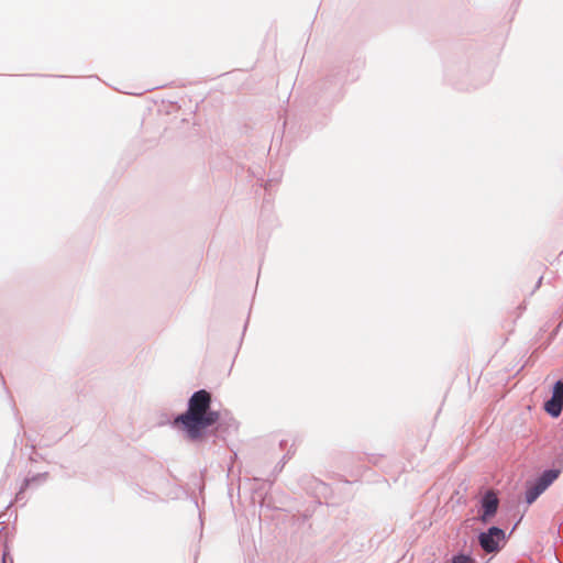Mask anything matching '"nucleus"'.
Here are the masks:
<instances>
[{"label": "nucleus", "instance_id": "obj_1", "mask_svg": "<svg viewBox=\"0 0 563 563\" xmlns=\"http://www.w3.org/2000/svg\"><path fill=\"white\" fill-rule=\"evenodd\" d=\"M220 412L211 409V395L201 389L191 395L186 412L178 416L174 424L183 430L190 441H201L206 430L217 423Z\"/></svg>", "mask_w": 563, "mask_h": 563}, {"label": "nucleus", "instance_id": "obj_2", "mask_svg": "<svg viewBox=\"0 0 563 563\" xmlns=\"http://www.w3.org/2000/svg\"><path fill=\"white\" fill-rule=\"evenodd\" d=\"M560 471H544L533 483L528 485L526 492V501L532 504L537 498L548 489V487L559 477Z\"/></svg>", "mask_w": 563, "mask_h": 563}, {"label": "nucleus", "instance_id": "obj_3", "mask_svg": "<svg viewBox=\"0 0 563 563\" xmlns=\"http://www.w3.org/2000/svg\"><path fill=\"white\" fill-rule=\"evenodd\" d=\"M505 533L497 527H492L487 532H483L478 537L479 544L484 551L492 553L498 550L499 541L503 540Z\"/></svg>", "mask_w": 563, "mask_h": 563}, {"label": "nucleus", "instance_id": "obj_4", "mask_svg": "<svg viewBox=\"0 0 563 563\" xmlns=\"http://www.w3.org/2000/svg\"><path fill=\"white\" fill-rule=\"evenodd\" d=\"M563 409V380H558L552 390L551 398L545 401L544 410L552 417L556 418Z\"/></svg>", "mask_w": 563, "mask_h": 563}, {"label": "nucleus", "instance_id": "obj_5", "mask_svg": "<svg viewBox=\"0 0 563 563\" xmlns=\"http://www.w3.org/2000/svg\"><path fill=\"white\" fill-rule=\"evenodd\" d=\"M498 504L499 501L496 494L494 492H487L482 501V521L487 522L496 514Z\"/></svg>", "mask_w": 563, "mask_h": 563}, {"label": "nucleus", "instance_id": "obj_6", "mask_svg": "<svg viewBox=\"0 0 563 563\" xmlns=\"http://www.w3.org/2000/svg\"><path fill=\"white\" fill-rule=\"evenodd\" d=\"M452 563H476V561L468 555L459 554L453 556Z\"/></svg>", "mask_w": 563, "mask_h": 563}, {"label": "nucleus", "instance_id": "obj_7", "mask_svg": "<svg viewBox=\"0 0 563 563\" xmlns=\"http://www.w3.org/2000/svg\"><path fill=\"white\" fill-rule=\"evenodd\" d=\"M2 563H7V554H3Z\"/></svg>", "mask_w": 563, "mask_h": 563}]
</instances>
